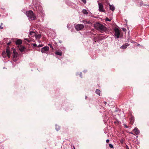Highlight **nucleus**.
Listing matches in <instances>:
<instances>
[{"label":"nucleus","instance_id":"nucleus-5","mask_svg":"<svg viewBox=\"0 0 149 149\" xmlns=\"http://www.w3.org/2000/svg\"><path fill=\"white\" fill-rule=\"evenodd\" d=\"M84 28V26L81 24H79L76 25L75 27V28L76 30L77 31H80L83 29Z\"/></svg>","mask_w":149,"mask_h":149},{"label":"nucleus","instance_id":"nucleus-10","mask_svg":"<svg viewBox=\"0 0 149 149\" xmlns=\"http://www.w3.org/2000/svg\"><path fill=\"white\" fill-rule=\"evenodd\" d=\"M134 120V117L133 116H131V117L130 118V123L131 124H133Z\"/></svg>","mask_w":149,"mask_h":149},{"label":"nucleus","instance_id":"nucleus-39","mask_svg":"<svg viewBox=\"0 0 149 149\" xmlns=\"http://www.w3.org/2000/svg\"><path fill=\"white\" fill-rule=\"evenodd\" d=\"M130 133H131V134H133V135H134V134L133 133H132V132H130Z\"/></svg>","mask_w":149,"mask_h":149},{"label":"nucleus","instance_id":"nucleus-34","mask_svg":"<svg viewBox=\"0 0 149 149\" xmlns=\"http://www.w3.org/2000/svg\"><path fill=\"white\" fill-rule=\"evenodd\" d=\"M109 139H107L106 140V142L107 143H109Z\"/></svg>","mask_w":149,"mask_h":149},{"label":"nucleus","instance_id":"nucleus-7","mask_svg":"<svg viewBox=\"0 0 149 149\" xmlns=\"http://www.w3.org/2000/svg\"><path fill=\"white\" fill-rule=\"evenodd\" d=\"M9 48H10L9 47H7L6 52H4L2 53L3 54H5V53L7 55L8 58H9L10 57V52L9 50Z\"/></svg>","mask_w":149,"mask_h":149},{"label":"nucleus","instance_id":"nucleus-43","mask_svg":"<svg viewBox=\"0 0 149 149\" xmlns=\"http://www.w3.org/2000/svg\"><path fill=\"white\" fill-rule=\"evenodd\" d=\"M0 16H1V15L0 14Z\"/></svg>","mask_w":149,"mask_h":149},{"label":"nucleus","instance_id":"nucleus-14","mask_svg":"<svg viewBox=\"0 0 149 149\" xmlns=\"http://www.w3.org/2000/svg\"><path fill=\"white\" fill-rule=\"evenodd\" d=\"M82 22L83 23L85 24H89L91 23L90 21L88 20H83Z\"/></svg>","mask_w":149,"mask_h":149},{"label":"nucleus","instance_id":"nucleus-17","mask_svg":"<svg viewBox=\"0 0 149 149\" xmlns=\"http://www.w3.org/2000/svg\"><path fill=\"white\" fill-rule=\"evenodd\" d=\"M55 54L56 55L61 56L62 55V52L61 51H56L55 52Z\"/></svg>","mask_w":149,"mask_h":149},{"label":"nucleus","instance_id":"nucleus-35","mask_svg":"<svg viewBox=\"0 0 149 149\" xmlns=\"http://www.w3.org/2000/svg\"><path fill=\"white\" fill-rule=\"evenodd\" d=\"M103 103H104V104L105 105H106V104H107V102H105V101L104 102H103Z\"/></svg>","mask_w":149,"mask_h":149},{"label":"nucleus","instance_id":"nucleus-6","mask_svg":"<svg viewBox=\"0 0 149 149\" xmlns=\"http://www.w3.org/2000/svg\"><path fill=\"white\" fill-rule=\"evenodd\" d=\"M99 10L100 12H103L105 13V10L104 9H103V5L101 3H99Z\"/></svg>","mask_w":149,"mask_h":149},{"label":"nucleus","instance_id":"nucleus-31","mask_svg":"<svg viewBox=\"0 0 149 149\" xmlns=\"http://www.w3.org/2000/svg\"><path fill=\"white\" fill-rule=\"evenodd\" d=\"M25 40H27L29 42L30 41V40H29L28 38H26L25 39Z\"/></svg>","mask_w":149,"mask_h":149},{"label":"nucleus","instance_id":"nucleus-28","mask_svg":"<svg viewBox=\"0 0 149 149\" xmlns=\"http://www.w3.org/2000/svg\"><path fill=\"white\" fill-rule=\"evenodd\" d=\"M83 3H86V0H81Z\"/></svg>","mask_w":149,"mask_h":149},{"label":"nucleus","instance_id":"nucleus-1","mask_svg":"<svg viewBox=\"0 0 149 149\" xmlns=\"http://www.w3.org/2000/svg\"><path fill=\"white\" fill-rule=\"evenodd\" d=\"M95 28L102 31L105 32L107 30V28L102 24L97 23L95 26Z\"/></svg>","mask_w":149,"mask_h":149},{"label":"nucleus","instance_id":"nucleus-25","mask_svg":"<svg viewBox=\"0 0 149 149\" xmlns=\"http://www.w3.org/2000/svg\"><path fill=\"white\" fill-rule=\"evenodd\" d=\"M48 45L49 46L50 48H52V49H53L52 46L50 44H48Z\"/></svg>","mask_w":149,"mask_h":149},{"label":"nucleus","instance_id":"nucleus-19","mask_svg":"<svg viewBox=\"0 0 149 149\" xmlns=\"http://www.w3.org/2000/svg\"><path fill=\"white\" fill-rule=\"evenodd\" d=\"M110 9L111 10L113 11L115 10V8L112 5H109Z\"/></svg>","mask_w":149,"mask_h":149},{"label":"nucleus","instance_id":"nucleus-38","mask_svg":"<svg viewBox=\"0 0 149 149\" xmlns=\"http://www.w3.org/2000/svg\"><path fill=\"white\" fill-rule=\"evenodd\" d=\"M1 9H3V10H4V9H5V8H3V7L1 8Z\"/></svg>","mask_w":149,"mask_h":149},{"label":"nucleus","instance_id":"nucleus-40","mask_svg":"<svg viewBox=\"0 0 149 149\" xmlns=\"http://www.w3.org/2000/svg\"><path fill=\"white\" fill-rule=\"evenodd\" d=\"M73 147L74 149H75V147H74V146H73Z\"/></svg>","mask_w":149,"mask_h":149},{"label":"nucleus","instance_id":"nucleus-3","mask_svg":"<svg viewBox=\"0 0 149 149\" xmlns=\"http://www.w3.org/2000/svg\"><path fill=\"white\" fill-rule=\"evenodd\" d=\"M34 11H37L38 13L42 14L43 13L42 8L40 6H37L33 8Z\"/></svg>","mask_w":149,"mask_h":149},{"label":"nucleus","instance_id":"nucleus-29","mask_svg":"<svg viewBox=\"0 0 149 149\" xmlns=\"http://www.w3.org/2000/svg\"><path fill=\"white\" fill-rule=\"evenodd\" d=\"M33 46L34 47H36L37 46V45L36 44H32Z\"/></svg>","mask_w":149,"mask_h":149},{"label":"nucleus","instance_id":"nucleus-21","mask_svg":"<svg viewBox=\"0 0 149 149\" xmlns=\"http://www.w3.org/2000/svg\"><path fill=\"white\" fill-rule=\"evenodd\" d=\"M82 12H83V13L84 14L87 15L88 14L87 10L85 9L83 10V11H82Z\"/></svg>","mask_w":149,"mask_h":149},{"label":"nucleus","instance_id":"nucleus-13","mask_svg":"<svg viewBox=\"0 0 149 149\" xmlns=\"http://www.w3.org/2000/svg\"><path fill=\"white\" fill-rule=\"evenodd\" d=\"M128 45H129V44H124L120 47V48L122 49H126Z\"/></svg>","mask_w":149,"mask_h":149},{"label":"nucleus","instance_id":"nucleus-12","mask_svg":"<svg viewBox=\"0 0 149 149\" xmlns=\"http://www.w3.org/2000/svg\"><path fill=\"white\" fill-rule=\"evenodd\" d=\"M22 43V41L21 40L18 39L15 42L16 45H21Z\"/></svg>","mask_w":149,"mask_h":149},{"label":"nucleus","instance_id":"nucleus-15","mask_svg":"<svg viewBox=\"0 0 149 149\" xmlns=\"http://www.w3.org/2000/svg\"><path fill=\"white\" fill-rule=\"evenodd\" d=\"M26 49L23 46H21L19 48V50L21 52H22L24 51Z\"/></svg>","mask_w":149,"mask_h":149},{"label":"nucleus","instance_id":"nucleus-23","mask_svg":"<svg viewBox=\"0 0 149 149\" xmlns=\"http://www.w3.org/2000/svg\"><path fill=\"white\" fill-rule=\"evenodd\" d=\"M109 146L111 148H113V146L111 144H109Z\"/></svg>","mask_w":149,"mask_h":149},{"label":"nucleus","instance_id":"nucleus-36","mask_svg":"<svg viewBox=\"0 0 149 149\" xmlns=\"http://www.w3.org/2000/svg\"><path fill=\"white\" fill-rule=\"evenodd\" d=\"M125 127L126 128H127L128 127L126 125H125Z\"/></svg>","mask_w":149,"mask_h":149},{"label":"nucleus","instance_id":"nucleus-4","mask_svg":"<svg viewBox=\"0 0 149 149\" xmlns=\"http://www.w3.org/2000/svg\"><path fill=\"white\" fill-rule=\"evenodd\" d=\"M115 31L114 35L116 37V38H119L120 35V31L117 28H116L114 29Z\"/></svg>","mask_w":149,"mask_h":149},{"label":"nucleus","instance_id":"nucleus-8","mask_svg":"<svg viewBox=\"0 0 149 149\" xmlns=\"http://www.w3.org/2000/svg\"><path fill=\"white\" fill-rule=\"evenodd\" d=\"M15 50L13 51V60L15 62L17 60V56L18 55V54L17 52H16Z\"/></svg>","mask_w":149,"mask_h":149},{"label":"nucleus","instance_id":"nucleus-42","mask_svg":"<svg viewBox=\"0 0 149 149\" xmlns=\"http://www.w3.org/2000/svg\"><path fill=\"white\" fill-rule=\"evenodd\" d=\"M145 5V6H149V5Z\"/></svg>","mask_w":149,"mask_h":149},{"label":"nucleus","instance_id":"nucleus-30","mask_svg":"<svg viewBox=\"0 0 149 149\" xmlns=\"http://www.w3.org/2000/svg\"><path fill=\"white\" fill-rule=\"evenodd\" d=\"M123 31H126V29L125 28H123Z\"/></svg>","mask_w":149,"mask_h":149},{"label":"nucleus","instance_id":"nucleus-32","mask_svg":"<svg viewBox=\"0 0 149 149\" xmlns=\"http://www.w3.org/2000/svg\"><path fill=\"white\" fill-rule=\"evenodd\" d=\"M80 77H81V78H82V75H81V73H80V74H79Z\"/></svg>","mask_w":149,"mask_h":149},{"label":"nucleus","instance_id":"nucleus-33","mask_svg":"<svg viewBox=\"0 0 149 149\" xmlns=\"http://www.w3.org/2000/svg\"><path fill=\"white\" fill-rule=\"evenodd\" d=\"M126 149H129L128 146L127 145L126 146Z\"/></svg>","mask_w":149,"mask_h":149},{"label":"nucleus","instance_id":"nucleus-24","mask_svg":"<svg viewBox=\"0 0 149 149\" xmlns=\"http://www.w3.org/2000/svg\"><path fill=\"white\" fill-rule=\"evenodd\" d=\"M106 21H110L111 20L109 19L107 17L106 19Z\"/></svg>","mask_w":149,"mask_h":149},{"label":"nucleus","instance_id":"nucleus-16","mask_svg":"<svg viewBox=\"0 0 149 149\" xmlns=\"http://www.w3.org/2000/svg\"><path fill=\"white\" fill-rule=\"evenodd\" d=\"M36 33L33 31H31L30 32V35L31 36V37L35 36Z\"/></svg>","mask_w":149,"mask_h":149},{"label":"nucleus","instance_id":"nucleus-11","mask_svg":"<svg viewBox=\"0 0 149 149\" xmlns=\"http://www.w3.org/2000/svg\"><path fill=\"white\" fill-rule=\"evenodd\" d=\"M133 131H134L136 135H138L139 133V131L137 127H135Z\"/></svg>","mask_w":149,"mask_h":149},{"label":"nucleus","instance_id":"nucleus-9","mask_svg":"<svg viewBox=\"0 0 149 149\" xmlns=\"http://www.w3.org/2000/svg\"><path fill=\"white\" fill-rule=\"evenodd\" d=\"M49 50V47L47 46H45L42 47L41 49V52L42 53H45Z\"/></svg>","mask_w":149,"mask_h":149},{"label":"nucleus","instance_id":"nucleus-26","mask_svg":"<svg viewBox=\"0 0 149 149\" xmlns=\"http://www.w3.org/2000/svg\"><path fill=\"white\" fill-rule=\"evenodd\" d=\"M11 43V42L10 41L7 44V45L8 46L9 45L10 43Z\"/></svg>","mask_w":149,"mask_h":149},{"label":"nucleus","instance_id":"nucleus-22","mask_svg":"<svg viewBox=\"0 0 149 149\" xmlns=\"http://www.w3.org/2000/svg\"><path fill=\"white\" fill-rule=\"evenodd\" d=\"M3 25V24L2 23H1V26H0V29H3V27L2 26Z\"/></svg>","mask_w":149,"mask_h":149},{"label":"nucleus","instance_id":"nucleus-37","mask_svg":"<svg viewBox=\"0 0 149 149\" xmlns=\"http://www.w3.org/2000/svg\"><path fill=\"white\" fill-rule=\"evenodd\" d=\"M1 9H3V10H4V9H5V8H3V7L1 8Z\"/></svg>","mask_w":149,"mask_h":149},{"label":"nucleus","instance_id":"nucleus-27","mask_svg":"<svg viewBox=\"0 0 149 149\" xmlns=\"http://www.w3.org/2000/svg\"><path fill=\"white\" fill-rule=\"evenodd\" d=\"M42 46L43 45H39L38 47H42Z\"/></svg>","mask_w":149,"mask_h":149},{"label":"nucleus","instance_id":"nucleus-18","mask_svg":"<svg viewBox=\"0 0 149 149\" xmlns=\"http://www.w3.org/2000/svg\"><path fill=\"white\" fill-rule=\"evenodd\" d=\"M95 93L96 94L98 95L99 96L100 95V91L98 89H97L95 91Z\"/></svg>","mask_w":149,"mask_h":149},{"label":"nucleus","instance_id":"nucleus-20","mask_svg":"<svg viewBox=\"0 0 149 149\" xmlns=\"http://www.w3.org/2000/svg\"><path fill=\"white\" fill-rule=\"evenodd\" d=\"M41 37V36L40 34L36 35V34L35 37L36 39H40Z\"/></svg>","mask_w":149,"mask_h":149},{"label":"nucleus","instance_id":"nucleus-41","mask_svg":"<svg viewBox=\"0 0 149 149\" xmlns=\"http://www.w3.org/2000/svg\"><path fill=\"white\" fill-rule=\"evenodd\" d=\"M87 98V97L86 96H85V99H86Z\"/></svg>","mask_w":149,"mask_h":149},{"label":"nucleus","instance_id":"nucleus-2","mask_svg":"<svg viewBox=\"0 0 149 149\" xmlns=\"http://www.w3.org/2000/svg\"><path fill=\"white\" fill-rule=\"evenodd\" d=\"M26 15L31 20H35L36 19V17L32 10L26 12Z\"/></svg>","mask_w":149,"mask_h":149}]
</instances>
